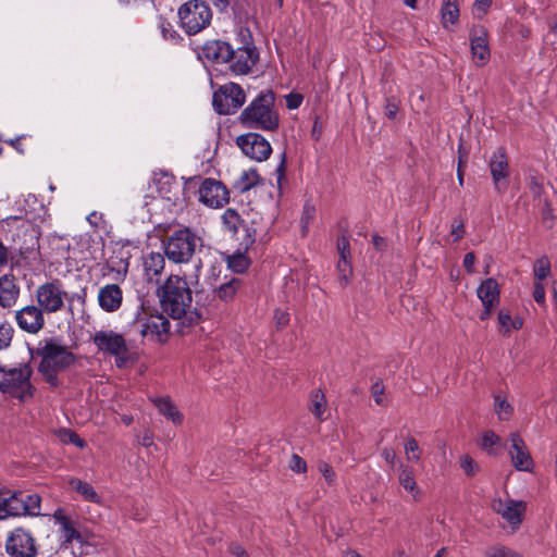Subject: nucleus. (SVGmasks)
Masks as SVG:
<instances>
[{"label":"nucleus","mask_w":557,"mask_h":557,"mask_svg":"<svg viewBox=\"0 0 557 557\" xmlns=\"http://www.w3.org/2000/svg\"><path fill=\"white\" fill-rule=\"evenodd\" d=\"M35 356L40 359L38 371L50 384H57V375L75 361L74 354L57 338H47L38 343Z\"/></svg>","instance_id":"f257e3e1"},{"label":"nucleus","mask_w":557,"mask_h":557,"mask_svg":"<svg viewBox=\"0 0 557 557\" xmlns=\"http://www.w3.org/2000/svg\"><path fill=\"white\" fill-rule=\"evenodd\" d=\"M198 283V275L189 283L180 275H170L159 292L162 309L173 319L184 317L191 306L190 285Z\"/></svg>","instance_id":"f03ea898"},{"label":"nucleus","mask_w":557,"mask_h":557,"mask_svg":"<svg viewBox=\"0 0 557 557\" xmlns=\"http://www.w3.org/2000/svg\"><path fill=\"white\" fill-rule=\"evenodd\" d=\"M275 96L271 90L261 91L240 113L243 125L263 131H275L280 124V116L274 109Z\"/></svg>","instance_id":"7ed1b4c3"},{"label":"nucleus","mask_w":557,"mask_h":557,"mask_svg":"<svg viewBox=\"0 0 557 557\" xmlns=\"http://www.w3.org/2000/svg\"><path fill=\"white\" fill-rule=\"evenodd\" d=\"M132 325L149 341L164 342L170 332L169 320L144 299H140V306L134 315Z\"/></svg>","instance_id":"20e7f679"},{"label":"nucleus","mask_w":557,"mask_h":557,"mask_svg":"<svg viewBox=\"0 0 557 557\" xmlns=\"http://www.w3.org/2000/svg\"><path fill=\"white\" fill-rule=\"evenodd\" d=\"M33 369L28 363H20L13 368H0V391L10 397L25 401L33 396L30 383Z\"/></svg>","instance_id":"39448f33"},{"label":"nucleus","mask_w":557,"mask_h":557,"mask_svg":"<svg viewBox=\"0 0 557 557\" xmlns=\"http://www.w3.org/2000/svg\"><path fill=\"white\" fill-rule=\"evenodd\" d=\"M199 245L201 238L190 228L183 227L174 231L164 240V252L175 263L188 262Z\"/></svg>","instance_id":"423d86ee"},{"label":"nucleus","mask_w":557,"mask_h":557,"mask_svg":"<svg viewBox=\"0 0 557 557\" xmlns=\"http://www.w3.org/2000/svg\"><path fill=\"white\" fill-rule=\"evenodd\" d=\"M92 342L98 351L114 357L115 366L119 369L125 368L133 360L126 341L120 333L112 330H100L94 334Z\"/></svg>","instance_id":"0eeeda50"},{"label":"nucleus","mask_w":557,"mask_h":557,"mask_svg":"<svg viewBox=\"0 0 557 557\" xmlns=\"http://www.w3.org/2000/svg\"><path fill=\"white\" fill-rule=\"evenodd\" d=\"M239 36L242 37L240 46L233 47L232 57L226 64L234 75H248L256 66L259 53L248 29L240 28Z\"/></svg>","instance_id":"6e6552de"},{"label":"nucleus","mask_w":557,"mask_h":557,"mask_svg":"<svg viewBox=\"0 0 557 557\" xmlns=\"http://www.w3.org/2000/svg\"><path fill=\"white\" fill-rule=\"evenodd\" d=\"M181 27L188 34L195 35L205 29L211 22L212 12L206 2L190 0L178 9Z\"/></svg>","instance_id":"1a4fd4ad"},{"label":"nucleus","mask_w":557,"mask_h":557,"mask_svg":"<svg viewBox=\"0 0 557 557\" xmlns=\"http://www.w3.org/2000/svg\"><path fill=\"white\" fill-rule=\"evenodd\" d=\"M35 298L37 305L49 314L59 312L64 308L67 293L63 284L54 280L39 285L36 289Z\"/></svg>","instance_id":"9d476101"},{"label":"nucleus","mask_w":557,"mask_h":557,"mask_svg":"<svg viewBox=\"0 0 557 557\" xmlns=\"http://www.w3.org/2000/svg\"><path fill=\"white\" fill-rule=\"evenodd\" d=\"M246 101L244 89L235 83H228L220 87L213 95V106L220 114L235 113Z\"/></svg>","instance_id":"9b49d317"},{"label":"nucleus","mask_w":557,"mask_h":557,"mask_svg":"<svg viewBox=\"0 0 557 557\" xmlns=\"http://www.w3.org/2000/svg\"><path fill=\"white\" fill-rule=\"evenodd\" d=\"M236 144L245 156L258 162L267 160L272 152L270 143L257 133H248L237 137Z\"/></svg>","instance_id":"f8f14e48"},{"label":"nucleus","mask_w":557,"mask_h":557,"mask_svg":"<svg viewBox=\"0 0 557 557\" xmlns=\"http://www.w3.org/2000/svg\"><path fill=\"white\" fill-rule=\"evenodd\" d=\"M45 313L37 304L27 305L15 311L14 320L21 331L36 335L45 327Z\"/></svg>","instance_id":"ddd939ff"},{"label":"nucleus","mask_w":557,"mask_h":557,"mask_svg":"<svg viewBox=\"0 0 557 557\" xmlns=\"http://www.w3.org/2000/svg\"><path fill=\"white\" fill-rule=\"evenodd\" d=\"M224 228L239 242L244 248L250 247L256 240L255 230H250L243 224L240 215L235 209H226L222 214Z\"/></svg>","instance_id":"4468645a"},{"label":"nucleus","mask_w":557,"mask_h":557,"mask_svg":"<svg viewBox=\"0 0 557 557\" xmlns=\"http://www.w3.org/2000/svg\"><path fill=\"white\" fill-rule=\"evenodd\" d=\"M7 553L12 557H35L37 547L33 535L24 529H15L5 543Z\"/></svg>","instance_id":"2eb2a0df"},{"label":"nucleus","mask_w":557,"mask_h":557,"mask_svg":"<svg viewBox=\"0 0 557 557\" xmlns=\"http://www.w3.org/2000/svg\"><path fill=\"white\" fill-rule=\"evenodd\" d=\"M492 509L516 530L523 520L527 504L511 498H496L492 502Z\"/></svg>","instance_id":"dca6fc26"},{"label":"nucleus","mask_w":557,"mask_h":557,"mask_svg":"<svg viewBox=\"0 0 557 557\" xmlns=\"http://www.w3.org/2000/svg\"><path fill=\"white\" fill-rule=\"evenodd\" d=\"M199 200L210 208H221L228 202V190L214 178H206L199 187Z\"/></svg>","instance_id":"f3484780"},{"label":"nucleus","mask_w":557,"mask_h":557,"mask_svg":"<svg viewBox=\"0 0 557 557\" xmlns=\"http://www.w3.org/2000/svg\"><path fill=\"white\" fill-rule=\"evenodd\" d=\"M472 60L476 66H484L491 58L487 29L481 25L473 26L469 35Z\"/></svg>","instance_id":"a211bd4d"},{"label":"nucleus","mask_w":557,"mask_h":557,"mask_svg":"<svg viewBox=\"0 0 557 557\" xmlns=\"http://www.w3.org/2000/svg\"><path fill=\"white\" fill-rule=\"evenodd\" d=\"M509 441V456L515 469L518 471L531 472L534 463L525 442L516 432L510 434Z\"/></svg>","instance_id":"6ab92c4d"},{"label":"nucleus","mask_w":557,"mask_h":557,"mask_svg":"<svg viewBox=\"0 0 557 557\" xmlns=\"http://www.w3.org/2000/svg\"><path fill=\"white\" fill-rule=\"evenodd\" d=\"M488 165L496 190H506L508 187L509 164L505 151L503 149L494 151Z\"/></svg>","instance_id":"aec40b11"},{"label":"nucleus","mask_w":557,"mask_h":557,"mask_svg":"<svg viewBox=\"0 0 557 557\" xmlns=\"http://www.w3.org/2000/svg\"><path fill=\"white\" fill-rule=\"evenodd\" d=\"M97 299L103 311L115 312L122 306L123 292L117 284H107L99 288Z\"/></svg>","instance_id":"412c9836"},{"label":"nucleus","mask_w":557,"mask_h":557,"mask_svg":"<svg viewBox=\"0 0 557 557\" xmlns=\"http://www.w3.org/2000/svg\"><path fill=\"white\" fill-rule=\"evenodd\" d=\"M202 55L216 64H226L233 53V46L223 40L207 41L202 49Z\"/></svg>","instance_id":"4be33fe9"},{"label":"nucleus","mask_w":557,"mask_h":557,"mask_svg":"<svg viewBox=\"0 0 557 557\" xmlns=\"http://www.w3.org/2000/svg\"><path fill=\"white\" fill-rule=\"evenodd\" d=\"M53 520L59 525L63 544L70 545L73 542L83 544V536L76 530L74 522L67 517L62 509H57L53 513Z\"/></svg>","instance_id":"5701e85b"},{"label":"nucleus","mask_w":557,"mask_h":557,"mask_svg":"<svg viewBox=\"0 0 557 557\" xmlns=\"http://www.w3.org/2000/svg\"><path fill=\"white\" fill-rule=\"evenodd\" d=\"M398 483L399 485L411 495L414 502H419L422 497V491L419 487L414 471L408 466L400 465L398 468Z\"/></svg>","instance_id":"b1692460"},{"label":"nucleus","mask_w":557,"mask_h":557,"mask_svg":"<svg viewBox=\"0 0 557 557\" xmlns=\"http://www.w3.org/2000/svg\"><path fill=\"white\" fill-rule=\"evenodd\" d=\"M158 411L175 425H181L184 421L183 413L169 396H160L151 398Z\"/></svg>","instance_id":"393cba45"},{"label":"nucleus","mask_w":557,"mask_h":557,"mask_svg":"<svg viewBox=\"0 0 557 557\" xmlns=\"http://www.w3.org/2000/svg\"><path fill=\"white\" fill-rule=\"evenodd\" d=\"M20 495L0 490V520L21 516Z\"/></svg>","instance_id":"a878e982"},{"label":"nucleus","mask_w":557,"mask_h":557,"mask_svg":"<svg viewBox=\"0 0 557 557\" xmlns=\"http://www.w3.org/2000/svg\"><path fill=\"white\" fill-rule=\"evenodd\" d=\"M499 285L494 278L484 280L476 289L482 305L497 306L499 302Z\"/></svg>","instance_id":"bb28decb"},{"label":"nucleus","mask_w":557,"mask_h":557,"mask_svg":"<svg viewBox=\"0 0 557 557\" xmlns=\"http://www.w3.org/2000/svg\"><path fill=\"white\" fill-rule=\"evenodd\" d=\"M18 294L20 289L15 285L13 276L3 275L0 277V305L3 308L13 306Z\"/></svg>","instance_id":"cd10ccee"},{"label":"nucleus","mask_w":557,"mask_h":557,"mask_svg":"<svg viewBox=\"0 0 557 557\" xmlns=\"http://www.w3.org/2000/svg\"><path fill=\"white\" fill-rule=\"evenodd\" d=\"M69 484L71 488L74 490L77 494H79L84 500L97 505H102L101 496L97 493V491L90 483L77 478H71Z\"/></svg>","instance_id":"c85d7f7f"},{"label":"nucleus","mask_w":557,"mask_h":557,"mask_svg":"<svg viewBox=\"0 0 557 557\" xmlns=\"http://www.w3.org/2000/svg\"><path fill=\"white\" fill-rule=\"evenodd\" d=\"M165 265L164 257L160 252H150L144 258L143 267L148 281L158 277Z\"/></svg>","instance_id":"c756f323"},{"label":"nucleus","mask_w":557,"mask_h":557,"mask_svg":"<svg viewBox=\"0 0 557 557\" xmlns=\"http://www.w3.org/2000/svg\"><path fill=\"white\" fill-rule=\"evenodd\" d=\"M459 7L457 0H444L441 9V22L445 29L451 30L459 21Z\"/></svg>","instance_id":"7c9ffc66"},{"label":"nucleus","mask_w":557,"mask_h":557,"mask_svg":"<svg viewBox=\"0 0 557 557\" xmlns=\"http://www.w3.org/2000/svg\"><path fill=\"white\" fill-rule=\"evenodd\" d=\"M499 332L504 336H508L512 331L522 327V320L519 317L512 318L509 311L502 309L497 314Z\"/></svg>","instance_id":"2f4dec72"},{"label":"nucleus","mask_w":557,"mask_h":557,"mask_svg":"<svg viewBox=\"0 0 557 557\" xmlns=\"http://www.w3.org/2000/svg\"><path fill=\"white\" fill-rule=\"evenodd\" d=\"M309 409L318 420L324 421L326 419V399L323 393L320 391L312 393Z\"/></svg>","instance_id":"473e14b6"},{"label":"nucleus","mask_w":557,"mask_h":557,"mask_svg":"<svg viewBox=\"0 0 557 557\" xmlns=\"http://www.w3.org/2000/svg\"><path fill=\"white\" fill-rule=\"evenodd\" d=\"M17 494L20 495V503L22 507L21 515L38 516L41 502L40 496L37 494H30L23 498L22 493Z\"/></svg>","instance_id":"72a5a7b5"},{"label":"nucleus","mask_w":557,"mask_h":557,"mask_svg":"<svg viewBox=\"0 0 557 557\" xmlns=\"http://www.w3.org/2000/svg\"><path fill=\"white\" fill-rule=\"evenodd\" d=\"M239 286L240 281L238 278H232L228 282L222 284L215 292L218 297L222 301L226 302L234 299Z\"/></svg>","instance_id":"f704fd0d"},{"label":"nucleus","mask_w":557,"mask_h":557,"mask_svg":"<svg viewBox=\"0 0 557 557\" xmlns=\"http://www.w3.org/2000/svg\"><path fill=\"white\" fill-rule=\"evenodd\" d=\"M227 267L236 273H243L249 267V259L243 252L226 256Z\"/></svg>","instance_id":"c9c22d12"},{"label":"nucleus","mask_w":557,"mask_h":557,"mask_svg":"<svg viewBox=\"0 0 557 557\" xmlns=\"http://www.w3.org/2000/svg\"><path fill=\"white\" fill-rule=\"evenodd\" d=\"M14 327L7 320H0V351L7 349L13 339Z\"/></svg>","instance_id":"e433bc0d"},{"label":"nucleus","mask_w":557,"mask_h":557,"mask_svg":"<svg viewBox=\"0 0 557 557\" xmlns=\"http://www.w3.org/2000/svg\"><path fill=\"white\" fill-rule=\"evenodd\" d=\"M404 448L408 461L418 462L421 459L422 450L420 449L416 438H407L404 444Z\"/></svg>","instance_id":"4c0bfd02"},{"label":"nucleus","mask_w":557,"mask_h":557,"mask_svg":"<svg viewBox=\"0 0 557 557\" xmlns=\"http://www.w3.org/2000/svg\"><path fill=\"white\" fill-rule=\"evenodd\" d=\"M533 273L536 282H541L546 278L550 273V262L547 257L540 258L533 268Z\"/></svg>","instance_id":"58836bf2"},{"label":"nucleus","mask_w":557,"mask_h":557,"mask_svg":"<svg viewBox=\"0 0 557 557\" xmlns=\"http://www.w3.org/2000/svg\"><path fill=\"white\" fill-rule=\"evenodd\" d=\"M494 410L500 420H508L512 413L511 405L500 396H496L494 399Z\"/></svg>","instance_id":"ea45409f"},{"label":"nucleus","mask_w":557,"mask_h":557,"mask_svg":"<svg viewBox=\"0 0 557 557\" xmlns=\"http://www.w3.org/2000/svg\"><path fill=\"white\" fill-rule=\"evenodd\" d=\"M485 557H520V555L512 549L502 546V545H494L488 547L485 553Z\"/></svg>","instance_id":"a19ab883"},{"label":"nucleus","mask_w":557,"mask_h":557,"mask_svg":"<svg viewBox=\"0 0 557 557\" xmlns=\"http://www.w3.org/2000/svg\"><path fill=\"white\" fill-rule=\"evenodd\" d=\"M318 470L329 486H333L336 483V473L327 462L320 461L318 465Z\"/></svg>","instance_id":"79ce46f5"},{"label":"nucleus","mask_w":557,"mask_h":557,"mask_svg":"<svg viewBox=\"0 0 557 557\" xmlns=\"http://www.w3.org/2000/svg\"><path fill=\"white\" fill-rule=\"evenodd\" d=\"M500 442V437L494 433L493 431H486L483 435H482V441H481V447L485 450H487L490 454H494V451L492 450V448L499 444Z\"/></svg>","instance_id":"37998d69"},{"label":"nucleus","mask_w":557,"mask_h":557,"mask_svg":"<svg viewBox=\"0 0 557 557\" xmlns=\"http://www.w3.org/2000/svg\"><path fill=\"white\" fill-rule=\"evenodd\" d=\"M60 440L63 443L66 444H73L78 448H84L86 446V443L84 440H82L76 433L70 431V430H63L60 432Z\"/></svg>","instance_id":"c03bdc74"},{"label":"nucleus","mask_w":557,"mask_h":557,"mask_svg":"<svg viewBox=\"0 0 557 557\" xmlns=\"http://www.w3.org/2000/svg\"><path fill=\"white\" fill-rule=\"evenodd\" d=\"M337 270L339 272V281L343 286L348 284V277L351 273V267L348 262V258H339L337 263Z\"/></svg>","instance_id":"a18cd8bd"},{"label":"nucleus","mask_w":557,"mask_h":557,"mask_svg":"<svg viewBox=\"0 0 557 557\" xmlns=\"http://www.w3.org/2000/svg\"><path fill=\"white\" fill-rule=\"evenodd\" d=\"M460 467L468 475H474L479 470L478 463L469 455L460 458Z\"/></svg>","instance_id":"49530a36"},{"label":"nucleus","mask_w":557,"mask_h":557,"mask_svg":"<svg viewBox=\"0 0 557 557\" xmlns=\"http://www.w3.org/2000/svg\"><path fill=\"white\" fill-rule=\"evenodd\" d=\"M372 396L376 405L386 406L387 401L384 395V385L381 382H375L372 385Z\"/></svg>","instance_id":"de8ad7c7"},{"label":"nucleus","mask_w":557,"mask_h":557,"mask_svg":"<svg viewBox=\"0 0 557 557\" xmlns=\"http://www.w3.org/2000/svg\"><path fill=\"white\" fill-rule=\"evenodd\" d=\"M492 0H475L473 13L478 18L484 17L491 7Z\"/></svg>","instance_id":"09e8293b"},{"label":"nucleus","mask_w":557,"mask_h":557,"mask_svg":"<svg viewBox=\"0 0 557 557\" xmlns=\"http://www.w3.org/2000/svg\"><path fill=\"white\" fill-rule=\"evenodd\" d=\"M289 468L297 473H304L307 470V463L300 456L295 454L290 458Z\"/></svg>","instance_id":"8fccbe9b"},{"label":"nucleus","mask_w":557,"mask_h":557,"mask_svg":"<svg viewBox=\"0 0 557 557\" xmlns=\"http://www.w3.org/2000/svg\"><path fill=\"white\" fill-rule=\"evenodd\" d=\"M533 298L539 305H545L546 302L545 288L541 282L534 284Z\"/></svg>","instance_id":"3c124183"},{"label":"nucleus","mask_w":557,"mask_h":557,"mask_svg":"<svg viewBox=\"0 0 557 557\" xmlns=\"http://www.w3.org/2000/svg\"><path fill=\"white\" fill-rule=\"evenodd\" d=\"M286 106L290 110H295L302 103L304 97L300 94H289L285 97Z\"/></svg>","instance_id":"603ef678"},{"label":"nucleus","mask_w":557,"mask_h":557,"mask_svg":"<svg viewBox=\"0 0 557 557\" xmlns=\"http://www.w3.org/2000/svg\"><path fill=\"white\" fill-rule=\"evenodd\" d=\"M242 178L245 181L244 182V185H243V188L244 189H249L251 188L252 186H255L259 180V176L258 174L252 171V172H249V173H244Z\"/></svg>","instance_id":"864d4df0"},{"label":"nucleus","mask_w":557,"mask_h":557,"mask_svg":"<svg viewBox=\"0 0 557 557\" xmlns=\"http://www.w3.org/2000/svg\"><path fill=\"white\" fill-rule=\"evenodd\" d=\"M382 458L391 466L395 465L396 461V453L391 447H384L381 451Z\"/></svg>","instance_id":"5fc2aeb1"},{"label":"nucleus","mask_w":557,"mask_h":557,"mask_svg":"<svg viewBox=\"0 0 557 557\" xmlns=\"http://www.w3.org/2000/svg\"><path fill=\"white\" fill-rule=\"evenodd\" d=\"M338 251H339V258H348L349 256V243L345 237H342L338 240Z\"/></svg>","instance_id":"6e6d98bb"},{"label":"nucleus","mask_w":557,"mask_h":557,"mask_svg":"<svg viewBox=\"0 0 557 557\" xmlns=\"http://www.w3.org/2000/svg\"><path fill=\"white\" fill-rule=\"evenodd\" d=\"M474 261H475V257H474L473 252H468L465 255L463 267L469 273L474 272V269H473Z\"/></svg>","instance_id":"4d7b16f0"},{"label":"nucleus","mask_w":557,"mask_h":557,"mask_svg":"<svg viewBox=\"0 0 557 557\" xmlns=\"http://www.w3.org/2000/svg\"><path fill=\"white\" fill-rule=\"evenodd\" d=\"M397 112H398V106L394 101L388 100L385 106V115L388 119H395Z\"/></svg>","instance_id":"13d9d810"},{"label":"nucleus","mask_w":557,"mask_h":557,"mask_svg":"<svg viewBox=\"0 0 557 557\" xmlns=\"http://www.w3.org/2000/svg\"><path fill=\"white\" fill-rule=\"evenodd\" d=\"M463 224L461 222H454L451 227V236H454V240H459L463 236Z\"/></svg>","instance_id":"bf43d9fd"},{"label":"nucleus","mask_w":557,"mask_h":557,"mask_svg":"<svg viewBox=\"0 0 557 557\" xmlns=\"http://www.w3.org/2000/svg\"><path fill=\"white\" fill-rule=\"evenodd\" d=\"M231 554L237 556V557H248V554L246 550L238 544H232L230 546Z\"/></svg>","instance_id":"052dcab7"},{"label":"nucleus","mask_w":557,"mask_h":557,"mask_svg":"<svg viewBox=\"0 0 557 557\" xmlns=\"http://www.w3.org/2000/svg\"><path fill=\"white\" fill-rule=\"evenodd\" d=\"M313 214H314V208L311 206H306L302 220H306V223H308V221L313 216Z\"/></svg>","instance_id":"680f3d73"},{"label":"nucleus","mask_w":557,"mask_h":557,"mask_svg":"<svg viewBox=\"0 0 557 557\" xmlns=\"http://www.w3.org/2000/svg\"><path fill=\"white\" fill-rule=\"evenodd\" d=\"M482 306H483L484 310H483V312L481 313L480 319L484 321V320H486V319H488V318H490V315H491V313H492V310H493V308H494L495 306H487V305H482Z\"/></svg>","instance_id":"e2e57ef3"},{"label":"nucleus","mask_w":557,"mask_h":557,"mask_svg":"<svg viewBox=\"0 0 557 557\" xmlns=\"http://www.w3.org/2000/svg\"><path fill=\"white\" fill-rule=\"evenodd\" d=\"M276 320H277V324L285 325L288 322V314L285 312H277Z\"/></svg>","instance_id":"0e129e2a"},{"label":"nucleus","mask_w":557,"mask_h":557,"mask_svg":"<svg viewBox=\"0 0 557 557\" xmlns=\"http://www.w3.org/2000/svg\"><path fill=\"white\" fill-rule=\"evenodd\" d=\"M372 242H373V245L377 248V249H382L383 246H384V238L381 237V236H373L372 238Z\"/></svg>","instance_id":"69168bd1"},{"label":"nucleus","mask_w":557,"mask_h":557,"mask_svg":"<svg viewBox=\"0 0 557 557\" xmlns=\"http://www.w3.org/2000/svg\"><path fill=\"white\" fill-rule=\"evenodd\" d=\"M320 135H321V127L318 125V122H315L313 127H312V137L315 140H319L320 139Z\"/></svg>","instance_id":"338daca9"},{"label":"nucleus","mask_w":557,"mask_h":557,"mask_svg":"<svg viewBox=\"0 0 557 557\" xmlns=\"http://www.w3.org/2000/svg\"><path fill=\"white\" fill-rule=\"evenodd\" d=\"M343 557H362V556L355 549L348 548L343 553Z\"/></svg>","instance_id":"774afa93"}]
</instances>
